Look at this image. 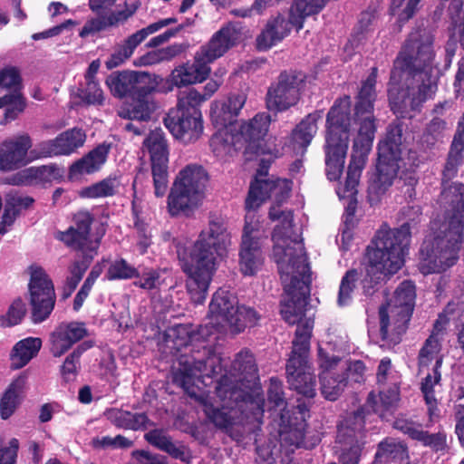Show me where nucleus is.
<instances>
[{
    "instance_id": "1",
    "label": "nucleus",
    "mask_w": 464,
    "mask_h": 464,
    "mask_svg": "<svg viewBox=\"0 0 464 464\" xmlns=\"http://www.w3.org/2000/svg\"><path fill=\"white\" fill-rule=\"evenodd\" d=\"M434 35L426 28L418 27L405 39L391 72V81L408 74L405 89H389V103L397 119L411 118V111H419L438 90V75L434 65Z\"/></svg>"
},
{
    "instance_id": "2",
    "label": "nucleus",
    "mask_w": 464,
    "mask_h": 464,
    "mask_svg": "<svg viewBox=\"0 0 464 464\" xmlns=\"http://www.w3.org/2000/svg\"><path fill=\"white\" fill-rule=\"evenodd\" d=\"M439 203L445 210L448 228L426 238L420 248L418 268L423 275L439 274L459 260L464 229V183H440Z\"/></svg>"
},
{
    "instance_id": "3",
    "label": "nucleus",
    "mask_w": 464,
    "mask_h": 464,
    "mask_svg": "<svg viewBox=\"0 0 464 464\" xmlns=\"http://www.w3.org/2000/svg\"><path fill=\"white\" fill-rule=\"evenodd\" d=\"M377 73V67H372L366 80L362 82L356 97L354 121H359V130L353 142L343 197L353 198L357 194L362 172L372 149L377 130L376 119L373 116Z\"/></svg>"
},
{
    "instance_id": "4",
    "label": "nucleus",
    "mask_w": 464,
    "mask_h": 464,
    "mask_svg": "<svg viewBox=\"0 0 464 464\" xmlns=\"http://www.w3.org/2000/svg\"><path fill=\"white\" fill-rule=\"evenodd\" d=\"M227 227L222 218L210 219L208 228L202 230L193 244L182 269L188 276L187 288L196 304L206 300L208 290L217 269L216 255L226 243Z\"/></svg>"
},
{
    "instance_id": "5",
    "label": "nucleus",
    "mask_w": 464,
    "mask_h": 464,
    "mask_svg": "<svg viewBox=\"0 0 464 464\" xmlns=\"http://www.w3.org/2000/svg\"><path fill=\"white\" fill-rule=\"evenodd\" d=\"M289 239L290 234L285 240H273V256L287 295L280 304V313L285 322L294 324L302 317L309 303L312 276L309 265L301 264V256L288 246Z\"/></svg>"
},
{
    "instance_id": "6",
    "label": "nucleus",
    "mask_w": 464,
    "mask_h": 464,
    "mask_svg": "<svg viewBox=\"0 0 464 464\" xmlns=\"http://www.w3.org/2000/svg\"><path fill=\"white\" fill-rule=\"evenodd\" d=\"M240 30L227 24L216 32L209 42L196 53L193 63H184L175 68L170 79L165 82L163 92L172 91L173 86L182 87L204 82L210 73L209 63L223 56L236 45L240 38Z\"/></svg>"
},
{
    "instance_id": "7",
    "label": "nucleus",
    "mask_w": 464,
    "mask_h": 464,
    "mask_svg": "<svg viewBox=\"0 0 464 464\" xmlns=\"http://www.w3.org/2000/svg\"><path fill=\"white\" fill-rule=\"evenodd\" d=\"M349 95L337 98L326 115L324 145L325 174L330 181L339 180L344 169L351 130Z\"/></svg>"
},
{
    "instance_id": "8",
    "label": "nucleus",
    "mask_w": 464,
    "mask_h": 464,
    "mask_svg": "<svg viewBox=\"0 0 464 464\" xmlns=\"http://www.w3.org/2000/svg\"><path fill=\"white\" fill-rule=\"evenodd\" d=\"M416 299V287L412 281L404 280L395 289L392 297L379 307L380 348L399 344L409 328Z\"/></svg>"
},
{
    "instance_id": "9",
    "label": "nucleus",
    "mask_w": 464,
    "mask_h": 464,
    "mask_svg": "<svg viewBox=\"0 0 464 464\" xmlns=\"http://www.w3.org/2000/svg\"><path fill=\"white\" fill-rule=\"evenodd\" d=\"M208 181L202 166L188 165L181 169L168 197V210L171 217L190 216L198 208Z\"/></svg>"
},
{
    "instance_id": "10",
    "label": "nucleus",
    "mask_w": 464,
    "mask_h": 464,
    "mask_svg": "<svg viewBox=\"0 0 464 464\" xmlns=\"http://www.w3.org/2000/svg\"><path fill=\"white\" fill-rule=\"evenodd\" d=\"M317 14L307 0H294L286 18L281 13L270 16L256 38V49L266 52L286 38L294 27L298 33L308 16Z\"/></svg>"
},
{
    "instance_id": "11",
    "label": "nucleus",
    "mask_w": 464,
    "mask_h": 464,
    "mask_svg": "<svg viewBox=\"0 0 464 464\" xmlns=\"http://www.w3.org/2000/svg\"><path fill=\"white\" fill-rule=\"evenodd\" d=\"M208 314L211 320H216V324L227 322L232 335L244 332L246 327L256 326L261 318L253 307L237 305V297L222 288L214 293Z\"/></svg>"
},
{
    "instance_id": "12",
    "label": "nucleus",
    "mask_w": 464,
    "mask_h": 464,
    "mask_svg": "<svg viewBox=\"0 0 464 464\" xmlns=\"http://www.w3.org/2000/svg\"><path fill=\"white\" fill-rule=\"evenodd\" d=\"M192 93L188 97L180 93L176 108L164 118L166 128L175 139L185 144L198 140L204 129L200 106L195 103L198 96Z\"/></svg>"
},
{
    "instance_id": "13",
    "label": "nucleus",
    "mask_w": 464,
    "mask_h": 464,
    "mask_svg": "<svg viewBox=\"0 0 464 464\" xmlns=\"http://www.w3.org/2000/svg\"><path fill=\"white\" fill-rule=\"evenodd\" d=\"M399 220L402 223L399 227L391 228L384 222L375 232L372 239L382 247H387L405 258L408 255L412 230L417 231L422 220V208L420 205H407L400 210Z\"/></svg>"
},
{
    "instance_id": "14",
    "label": "nucleus",
    "mask_w": 464,
    "mask_h": 464,
    "mask_svg": "<svg viewBox=\"0 0 464 464\" xmlns=\"http://www.w3.org/2000/svg\"><path fill=\"white\" fill-rule=\"evenodd\" d=\"M366 274L362 280L363 295L372 296L377 290L383 276L396 274L405 258L397 255L372 238L365 250Z\"/></svg>"
},
{
    "instance_id": "15",
    "label": "nucleus",
    "mask_w": 464,
    "mask_h": 464,
    "mask_svg": "<svg viewBox=\"0 0 464 464\" xmlns=\"http://www.w3.org/2000/svg\"><path fill=\"white\" fill-rule=\"evenodd\" d=\"M307 74L300 70H284L272 83L266 95V104L269 111L275 112L285 111L295 106L301 98Z\"/></svg>"
},
{
    "instance_id": "16",
    "label": "nucleus",
    "mask_w": 464,
    "mask_h": 464,
    "mask_svg": "<svg viewBox=\"0 0 464 464\" xmlns=\"http://www.w3.org/2000/svg\"><path fill=\"white\" fill-rule=\"evenodd\" d=\"M378 394L373 392L368 395L365 407L379 414L382 418L384 413L393 409L400 400L401 375L393 368L389 358L381 360L376 372Z\"/></svg>"
},
{
    "instance_id": "17",
    "label": "nucleus",
    "mask_w": 464,
    "mask_h": 464,
    "mask_svg": "<svg viewBox=\"0 0 464 464\" xmlns=\"http://www.w3.org/2000/svg\"><path fill=\"white\" fill-rule=\"evenodd\" d=\"M214 329V325L208 324L199 325L197 330L192 324H176L161 332L159 326L151 324V334L146 335V339L160 348H186L188 345L208 348L200 343L208 341Z\"/></svg>"
},
{
    "instance_id": "18",
    "label": "nucleus",
    "mask_w": 464,
    "mask_h": 464,
    "mask_svg": "<svg viewBox=\"0 0 464 464\" xmlns=\"http://www.w3.org/2000/svg\"><path fill=\"white\" fill-rule=\"evenodd\" d=\"M28 291L31 320L34 324H41L49 318L56 302L53 283L43 267L30 266Z\"/></svg>"
},
{
    "instance_id": "19",
    "label": "nucleus",
    "mask_w": 464,
    "mask_h": 464,
    "mask_svg": "<svg viewBox=\"0 0 464 464\" xmlns=\"http://www.w3.org/2000/svg\"><path fill=\"white\" fill-rule=\"evenodd\" d=\"M364 430V417L362 411H357L347 416L337 430L336 443L341 451L342 464H358Z\"/></svg>"
},
{
    "instance_id": "20",
    "label": "nucleus",
    "mask_w": 464,
    "mask_h": 464,
    "mask_svg": "<svg viewBox=\"0 0 464 464\" xmlns=\"http://www.w3.org/2000/svg\"><path fill=\"white\" fill-rule=\"evenodd\" d=\"M143 144L150 153L154 194L161 198L169 187V148L164 132L160 129L150 131Z\"/></svg>"
},
{
    "instance_id": "21",
    "label": "nucleus",
    "mask_w": 464,
    "mask_h": 464,
    "mask_svg": "<svg viewBox=\"0 0 464 464\" xmlns=\"http://www.w3.org/2000/svg\"><path fill=\"white\" fill-rule=\"evenodd\" d=\"M285 372L291 389L307 398L315 396L316 380L308 359V350H292Z\"/></svg>"
},
{
    "instance_id": "22",
    "label": "nucleus",
    "mask_w": 464,
    "mask_h": 464,
    "mask_svg": "<svg viewBox=\"0 0 464 464\" xmlns=\"http://www.w3.org/2000/svg\"><path fill=\"white\" fill-rule=\"evenodd\" d=\"M74 226L62 232L60 239L72 249L84 254H92L98 247L99 241L91 239V227L93 217L89 212H79L74 216Z\"/></svg>"
},
{
    "instance_id": "23",
    "label": "nucleus",
    "mask_w": 464,
    "mask_h": 464,
    "mask_svg": "<svg viewBox=\"0 0 464 464\" xmlns=\"http://www.w3.org/2000/svg\"><path fill=\"white\" fill-rule=\"evenodd\" d=\"M319 365L322 372L319 376L321 393L329 401H335L347 386L345 373L335 374L331 371L337 365L340 358L330 354L329 350H318Z\"/></svg>"
},
{
    "instance_id": "24",
    "label": "nucleus",
    "mask_w": 464,
    "mask_h": 464,
    "mask_svg": "<svg viewBox=\"0 0 464 464\" xmlns=\"http://www.w3.org/2000/svg\"><path fill=\"white\" fill-rule=\"evenodd\" d=\"M32 146L33 141L28 134L3 141L0 145V170H15L32 162L29 152Z\"/></svg>"
},
{
    "instance_id": "25",
    "label": "nucleus",
    "mask_w": 464,
    "mask_h": 464,
    "mask_svg": "<svg viewBox=\"0 0 464 464\" xmlns=\"http://www.w3.org/2000/svg\"><path fill=\"white\" fill-rule=\"evenodd\" d=\"M163 79L148 72L135 71L118 72V97H129L141 92L152 94Z\"/></svg>"
},
{
    "instance_id": "26",
    "label": "nucleus",
    "mask_w": 464,
    "mask_h": 464,
    "mask_svg": "<svg viewBox=\"0 0 464 464\" xmlns=\"http://www.w3.org/2000/svg\"><path fill=\"white\" fill-rule=\"evenodd\" d=\"M203 406V411L208 420L214 426L227 433H229L235 426L243 425L245 417L243 415L242 403H237L236 407L223 406L216 407L208 398L197 397Z\"/></svg>"
},
{
    "instance_id": "27",
    "label": "nucleus",
    "mask_w": 464,
    "mask_h": 464,
    "mask_svg": "<svg viewBox=\"0 0 464 464\" xmlns=\"http://www.w3.org/2000/svg\"><path fill=\"white\" fill-rule=\"evenodd\" d=\"M111 144L105 142L99 144L81 159L75 160L68 170L70 181L81 180L86 175H92L100 171L107 160Z\"/></svg>"
},
{
    "instance_id": "28",
    "label": "nucleus",
    "mask_w": 464,
    "mask_h": 464,
    "mask_svg": "<svg viewBox=\"0 0 464 464\" xmlns=\"http://www.w3.org/2000/svg\"><path fill=\"white\" fill-rule=\"evenodd\" d=\"M308 407L299 403L293 411V416L285 419V428L280 431L281 442L295 448H308L304 441L305 420L308 417Z\"/></svg>"
},
{
    "instance_id": "29",
    "label": "nucleus",
    "mask_w": 464,
    "mask_h": 464,
    "mask_svg": "<svg viewBox=\"0 0 464 464\" xmlns=\"http://www.w3.org/2000/svg\"><path fill=\"white\" fill-rule=\"evenodd\" d=\"M270 122L269 113L259 112L240 125L239 134L247 144L246 150L256 154L264 153L262 142L268 132Z\"/></svg>"
},
{
    "instance_id": "30",
    "label": "nucleus",
    "mask_w": 464,
    "mask_h": 464,
    "mask_svg": "<svg viewBox=\"0 0 464 464\" xmlns=\"http://www.w3.org/2000/svg\"><path fill=\"white\" fill-rule=\"evenodd\" d=\"M243 95H231L225 101L212 102L210 120L218 130H222L237 121V118L245 104Z\"/></svg>"
},
{
    "instance_id": "31",
    "label": "nucleus",
    "mask_w": 464,
    "mask_h": 464,
    "mask_svg": "<svg viewBox=\"0 0 464 464\" xmlns=\"http://www.w3.org/2000/svg\"><path fill=\"white\" fill-rule=\"evenodd\" d=\"M464 163V121L458 122L457 130L441 170L440 183L454 182L459 169Z\"/></svg>"
},
{
    "instance_id": "32",
    "label": "nucleus",
    "mask_w": 464,
    "mask_h": 464,
    "mask_svg": "<svg viewBox=\"0 0 464 464\" xmlns=\"http://www.w3.org/2000/svg\"><path fill=\"white\" fill-rule=\"evenodd\" d=\"M323 111H315L306 115L291 131L288 147L296 154H304L317 132V121L322 118Z\"/></svg>"
},
{
    "instance_id": "33",
    "label": "nucleus",
    "mask_w": 464,
    "mask_h": 464,
    "mask_svg": "<svg viewBox=\"0 0 464 464\" xmlns=\"http://www.w3.org/2000/svg\"><path fill=\"white\" fill-rule=\"evenodd\" d=\"M404 122L401 119L392 121L386 129L383 140L378 143V157L390 161L401 160Z\"/></svg>"
},
{
    "instance_id": "34",
    "label": "nucleus",
    "mask_w": 464,
    "mask_h": 464,
    "mask_svg": "<svg viewBox=\"0 0 464 464\" xmlns=\"http://www.w3.org/2000/svg\"><path fill=\"white\" fill-rule=\"evenodd\" d=\"M116 0H89L91 10L96 12L98 16L86 21L85 24L79 33V36L86 38L100 33L108 27L116 24V13L107 12V9L115 4Z\"/></svg>"
},
{
    "instance_id": "35",
    "label": "nucleus",
    "mask_w": 464,
    "mask_h": 464,
    "mask_svg": "<svg viewBox=\"0 0 464 464\" xmlns=\"http://www.w3.org/2000/svg\"><path fill=\"white\" fill-rule=\"evenodd\" d=\"M155 110L156 103L151 94H145L141 92L140 93L127 97L118 115L140 123L141 121L150 120Z\"/></svg>"
},
{
    "instance_id": "36",
    "label": "nucleus",
    "mask_w": 464,
    "mask_h": 464,
    "mask_svg": "<svg viewBox=\"0 0 464 464\" xmlns=\"http://www.w3.org/2000/svg\"><path fill=\"white\" fill-rule=\"evenodd\" d=\"M89 337L82 322L61 323L52 332L50 340L53 348H72L76 343Z\"/></svg>"
},
{
    "instance_id": "37",
    "label": "nucleus",
    "mask_w": 464,
    "mask_h": 464,
    "mask_svg": "<svg viewBox=\"0 0 464 464\" xmlns=\"http://www.w3.org/2000/svg\"><path fill=\"white\" fill-rule=\"evenodd\" d=\"M399 169V162H392L388 160L380 159L378 157L376 170L369 180V193H372L376 196L384 194L392 185Z\"/></svg>"
},
{
    "instance_id": "38",
    "label": "nucleus",
    "mask_w": 464,
    "mask_h": 464,
    "mask_svg": "<svg viewBox=\"0 0 464 464\" xmlns=\"http://www.w3.org/2000/svg\"><path fill=\"white\" fill-rule=\"evenodd\" d=\"M239 269L244 276H255L264 264L260 241L241 242L239 249Z\"/></svg>"
},
{
    "instance_id": "39",
    "label": "nucleus",
    "mask_w": 464,
    "mask_h": 464,
    "mask_svg": "<svg viewBox=\"0 0 464 464\" xmlns=\"http://www.w3.org/2000/svg\"><path fill=\"white\" fill-rule=\"evenodd\" d=\"M456 303L449 302L438 314L432 324L430 334L426 339L422 348H441L449 336L448 327L451 319L455 318Z\"/></svg>"
},
{
    "instance_id": "40",
    "label": "nucleus",
    "mask_w": 464,
    "mask_h": 464,
    "mask_svg": "<svg viewBox=\"0 0 464 464\" xmlns=\"http://www.w3.org/2000/svg\"><path fill=\"white\" fill-rule=\"evenodd\" d=\"M25 379H15L6 389L0 400V416L3 420L9 419L23 401Z\"/></svg>"
},
{
    "instance_id": "41",
    "label": "nucleus",
    "mask_w": 464,
    "mask_h": 464,
    "mask_svg": "<svg viewBox=\"0 0 464 464\" xmlns=\"http://www.w3.org/2000/svg\"><path fill=\"white\" fill-rule=\"evenodd\" d=\"M276 190V179H257L251 182L249 191L246 198V208L255 210L259 208L266 199L270 198Z\"/></svg>"
},
{
    "instance_id": "42",
    "label": "nucleus",
    "mask_w": 464,
    "mask_h": 464,
    "mask_svg": "<svg viewBox=\"0 0 464 464\" xmlns=\"http://www.w3.org/2000/svg\"><path fill=\"white\" fill-rule=\"evenodd\" d=\"M376 20L377 13L375 10H365L360 14L358 22L353 27L350 38V43L353 47H359L367 40L368 36L373 33Z\"/></svg>"
},
{
    "instance_id": "43",
    "label": "nucleus",
    "mask_w": 464,
    "mask_h": 464,
    "mask_svg": "<svg viewBox=\"0 0 464 464\" xmlns=\"http://www.w3.org/2000/svg\"><path fill=\"white\" fill-rule=\"evenodd\" d=\"M406 457L407 448L403 443L387 439L379 443L374 464H387L391 461L401 460Z\"/></svg>"
},
{
    "instance_id": "44",
    "label": "nucleus",
    "mask_w": 464,
    "mask_h": 464,
    "mask_svg": "<svg viewBox=\"0 0 464 464\" xmlns=\"http://www.w3.org/2000/svg\"><path fill=\"white\" fill-rule=\"evenodd\" d=\"M441 360H437L436 365L433 369V372L428 374L421 382L420 390L423 394L424 400L428 406V411L430 417L438 415V402L435 397L434 387L439 384L440 381V372L439 368L440 367Z\"/></svg>"
},
{
    "instance_id": "45",
    "label": "nucleus",
    "mask_w": 464,
    "mask_h": 464,
    "mask_svg": "<svg viewBox=\"0 0 464 464\" xmlns=\"http://www.w3.org/2000/svg\"><path fill=\"white\" fill-rule=\"evenodd\" d=\"M277 203L273 205L268 212V217L272 221L280 220L281 223L274 227L272 240H285V237L291 233L294 215L292 210H281Z\"/></svg>"
},
{
    "instance_id": "46",
    "label": "nucleus",
    "mask_w": 464,
    "mask_h": 464,
    "mask_svg": "<svg viewBox=\"0 0 464 464\" xmlns=\"http://www.w3.org/2000/svg\"><path fill=\"white\" fill-rule=\"evenodd\" d=\"M267 405L269 410L279 411L281 420L285 422V419L289 416V411H286L287 402L284 392L283 382L276 377H272L269 381Z\"/></svg>"
},
{
    "instance_id": "47",
    "label": "nucleus",
    "mask_w": 464,
    "mask_h": 464,
    "mask_svg": "<svg viewBox=\"0 0 464 464\" xmlns=\"http://www.w3.org/2000/svg\"><path fill=\"white\" fill-rule=\"evenodd\" d=\"M86 135L82 129H69L57 137L55 142L58 146L60 155H70L85 142Z\"/></svg>"
},
{
    "instance_id": "48",
    "label": "nucleus",
    "mask_w": 464,
    "mask_h": 464,
    "mask_svg": "<svg viewBox=\"0 0 464 464\" xmlns=\"http://www.w3.org/2000/svg\"><path fill=\"white\" fill-rule=\"evenodd\" d=\"M34 203L30 196L9 195L5 201L3 222L12 225L22 210L28 209Z\"/></svg>"
},
{
    "instance_id": "49",
    "label": "nucleus",
    "mask_w": 464,
    "mask_h": 464,
    "mask_svg": "<svg viewBox=\"0 0 464 464\" xmlns=\"http://www.w3.org/2000/svg\"><path fill=\"white\" fill-rule=\"evenodd\" d=\"M33 181L35 185L51 184L53 181H59L64 176V169L55 163L48 165L33 166Z\"/></svg>"
},
{
    "instance_id": "50",
    "label": "nucleus",
    "mask_w": 464,
    "mask_h": 464,
    "mask_svg": "<svg viewBox=\"0 0 464 464\" xmlns=\"http://www.w3.org/2000/svg\"><path fill=\"white\" fill-rule=\"evenodd\" d=\"M359 279V273L355 268L345 272L341 279L339 285L337 304L339 306L347 305L352 300V295L356 288V283Z\"/></svg>"
},
{
    "instance_id": "51",
    "label": "nucleus",
    "mask_w": 464,
    "mask_h": 464,
    "mask_svg": "<svg viewBox=\"0 0 464 464\" xmlns=\"http://www.w3.org/2000/svg\"><path fill=\"white\" fill-rule=\"evenodd\" d=\"M27 309L22 298L14 299L5 314L0 315L1 327H12L22 323L26 314Z\"/></svg>"
},
{
    "instance_id": "52",
    "label": "nucleus",
    "mask_w": 464,
    "mask_h": 464,
    "mask_svg": "<svg viewBox=\"0 0 464 464\" xmlns=\"http://www.w3.org/2000/svg\"><path fill=\"white\" fill-rule=\"evenodd\" d=\"M114 195V185L112 179L107 178L99 182L84 187L79 191L82 198H106Z\"/></svg>"
},
{
    "instance_id": "53",
    "label": "nucleus",
    "mask_w": 464,
    "mask_h": 464,
    "mask_svg": "<svg viewBox=\"0 0 464 464\" xmlns=\"http://www.w3.org/2000/svg\"><path fill=\"white\" fill-rule=\"evenodd\" d=\"M306 311V309L304 310ZM305 315V312L302 317L296 322L297 327L295 330V336L292 342V348H310V340L312 336V330L314 327V321L311 319H305V321H302L303 317ZM288 324V322H286ZM295 324V323H294Z\"/></svg>"
},
{
    "instance_id": "54",
    "label": "nucleus",
    "mask_w": 464,
    "mask_h": 464,
    "mask_svg": "<svg viewBox=\"0 0 464 464\" xmlns=\"http://www.w3.org/2000/svg\"><path fill=\"white\" fill-rule=\"evenodd\" d=\"M447 127V122L439 117H434L427 125L423 135L422 140L429 147L434 146L438 141L441 140L444 131Z\"/></svg>"
},
{
    "instance_id": "55",
    "label": "nucleus",
    "mask_w": 464,
    "mask_h": 464,
    "mask_svg": "<svg viewBox=\"0 0 464 464\" xmlns=\"http://www.w3.org/2000/svg\"><path fill=\"white\" fill-rule=\"evenodd\" d=\"M5 96H13V98L11 102L5 104L4 119L0 121L2 125H5L17 119L26 107L25 99L20 92H13Z\"/></svg>"
},
{
    "instance_id": "56",
    "label": "nucleus",
    "mask_w": 464,
    "mask_h": 464,
    "mask_svg": "<svg viewBox=\"0 0 464 464\" xmlns=\"http://www.w3.org/2000/svg\"><path fill=\"white\" fill-rule=\"evenodd\" d=\"M399 183L401 190L407 201H413L416 198V186L419 183V176L415 170L402 171Z\"/></svg>"
},
{
    "instance_id": "57",
    "label": "nucleus",
    "mask_w": 464,
    "mask_h": 464,
    "mask_svg": "<svg viewBox=\"0 0 464 464\" xmlns=\"http://www.w3.org/2000/svg\"><path fill=\"white\" fill-rule=\"evenodd\" d=\"M0 87L14 90L17 92L22 87V77L20 71L14 66H6L0 70Z\"/></svg>"
},
{
    "instance_id": "58",
    "label": "nucleus",
    "mask_w": 464,
    "mask_h": 464,
    "mask_svg": "<svg viewBox=\"0 0 464 464\" xmlns=\"http://www.w3.org/2000/svg\"><path fill=\"white\" fill-rule=\"evenodd\" d=\"M86 86L79 89L78 96L82 102L91 104H102L103 93L97 81H85Z\"/></svg>"
},
{
    "instance_id": "59",
    "label": "nucleus",
    "mask_w": 464,
    "mask_h": 464,
    "mask_svg": "<svg viewBox=\"0 0 464 464\" xmlns=\"http://www.w3.org/2000/svg\"><path fill=\"white\" fill-rule=\"evenodd\" d=\"M29 152L31 161L53 156H61L55 142V138L37 143L34 149L31 148L29 150Z\"/></svg>"
},
{
    "instance_id": "60",
    "label": "nucleus",
    "mask_w": 464,
    "mask_h": 464,
    "mask_svg": "<svg viewBox=\"0 0 464 464\" xmlns=\"http://www.w3.org/2000/svg\"><path fill=\"white\" fill-rule=\"evenodd\" d=\"M160 271L154 268H143L134 285L144 290H153L160 286Z\"/></svg>"
},
{
    "instance_id": "61",
    "label": "nucleus",
    "mask_w": 464,
    "mask_h": 464,
    "mask_svg": "<svg viewBox=\"0 0 464 464\" xmlns=\"http://www.w3.org/2000/svg\"><path fill=\"white\" fill-rule=\"evenodd\" d=\"M148 418L143 413L131 414L130 412H121L118 415V426H123L131 430L145 429Z\"/></svg>"
},
{
    "instance_id": "62",
    "label": "nucleus",
    "mask_w": 464,
    "mask_h": 464,
    "mask_svg": "<svg viewBox=\"0 0 464 464\" xmlns=\"http://www.w3.org/2000/svg\"><path fill=\"white\" fill-rule=\"evenodd\" d=\"M81 354L80 350H73V352L66 357L62 366V375L64 382H69L74 380Z\"/></svg>"
},
{
    "instance_id": "63",
    "label": "nucleus",
    "mask_w": 464,
    "mask_h": 464,
    "mask_svg": "<svg viewBox=\"0 0 464 464\" xmlns=\"http://www.w3.org/2000/svg\"><path fill=\"white\" fill-rule=\"evenodd\" d=\"M141 42L143 41L137 36V33H134L118 46V65L129 59Z\"/></svg>"
},
{
    "instance_id": "64",
    "label": "nucleus",
    "mask_w": 464,
    "mask_h": 464,
    "mask_svg": "<svg viewBox=\"0 0 464 464\" xmlns=\"http://www.w3.org/2000/svg\"><path fill=\"white\" fill-rule=\"evenodd\" d=\"M424 446H429L436 451L444 449L446 442V436L443 433H429L421 430L418 439Z\"/></svg>"
}]
</instances>
